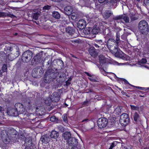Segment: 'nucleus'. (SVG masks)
Instances as JSON below:
<instances>
[{"label": "nucleus", "instance_id": "1", "mask_svg": "<svg viewBox=\"0 0 149 149\" xmlns=\"http://www.w3.org/2000/svg\"><path fill=\"white\" fill-rule=\"evenodd\" d=\"M116 40H117V42L113 39H109L107 41V46L108 48L116 57L122 58L123 56L121 54V51L117 46L118 43V38H116Z\"/></svg>", "mask_w": 149, "mask_h": 149}, {"label": "nucleus", "instance_id": "2", "mask_svg": "<svg viewBox=\"0 0 149 149\" xmlns=\"http://www.w3.org/2000/svg\"><path fill=\"white\" fill-rule=\"evenodd\" d=\"M138 27L139 30L142 33L148 32V23L145 20H141L139 24Z\"/></svg>", "mask_w": 149, "mask_h": 149}, {"label": "nucleus", "instance_id": "3", "mask_svg": "<svg viewBox=\"0 0 149 149\" xmlns=\"http://www.w3.org/2000/svg\"><path fill=\"white\" fill-rule=\"evenodd\" d=\"M130 121V118L128 115L126 113L122 114L120 116V122L121 124L123 126L127 125Z\"/></svg>", "mask_w": 149, "mask_h": 149}, {"label": "nucleus", "instance_id": "4", "mask_svg": "<svg viewBox=\"0 0 149 149\" xmlns=\"http://www.w3.org/2000/svg\"><path fill=\"white\" fill-rule=\"evenodd\" d=\"M32 56V53L30 51H27L23 53L22 59L24 62H27L31 59Z\"/></svg>", "mask_w": 149, "mask_h": 149}, {"label": "nucleus", "instance_id": "5", "mask_svg": "<svg viewBox=\"0 0 149 149\" xmlns=\"http://www.w3.org/2000/svg\"><path fill=\"white\" fill-rule=\"evenodd\" d=\"M108 123L107 119L105 118H100L97 120V125L100 128L105 127L107 125Z\"/></svg>", "mask_w": 149, "mask_h": 149}, {"label": "nucleus", "instance_id": "6", "mask_svg": "<svg viewBox=\"0 0 149 149\" xmlns=\"http://www.w3.org/2000/svg\"><path fill=\"white\" fill-rule=\"evenodd\" d=\"M15 108L17 112L18 115L19 114L23 113L24 112V108L23 105L20 103L16 104L15 105Z\"/></svg>", "mask_w": 149, "mask_h": 149}, {"label": "nucleus", "instance_id": "7", "mask_svg": "<svg viewBox=\"0 0 149 149\" xmlns=\"http://www.w3.org/2000/svg\"><path fill=\"white\" fill-rule=\"evenodd\" d=\"M19 55V52L18 50L16 51V53L14 54H7L6 60L10 61H12L16 57H18Z\"/></svg>", "mask_w": 149, "mask_h": 149}, {"label": "nucleus", "instance_id": "8", "mask_svg": "<svg viewBox=\"0 0 149 149\" xmlns=\"http://www.w3.org/2000/svg\"><path fill=\"white\" fill-rule=\"evenodd\" d=\"M113 19L115 20L123 19L126 23H129L130 21V19L128 17L127 15L125 14L117 16L114 17Z\"/></svg>", "mask_w": 149, "mask_h": 149}, {"label": "nucleus", "instance_id": "9", "mask_svg": "<svg viewBox=\"0 0 149 149\" xmlns=\"http://www.w3.org/2000/svg\"><path fill=\"white\" fill-rule=\"evenodd\" d=\"M50 99L53 102H58L60 99V95L58 92H55L51 95Z\"/></svg>", "mask_w": 149, "mask_h": 149}, {"label": "nucleus", "instance_id": "10", "mask_svg": "<svg viewBox=\"0 0 149 149\" xmlns=\"http://www.w3.org/2000/svg\"><path fill=\"white\" fill-rule=\"evenodd\" d=\"M86 22L85 20L81 19L79 20L77 23V27L80 29H82L86 26Z\"/></svg>", "mask_w": 149, "mask_h": 149}, {"label": "nucleus", "instance_id": "11", "mask_svg": "<svg viewBox=\"0 0 149 149\" xmlns=\"http://www.w3.org/2000/svg\"><path fill=\"white\" fill-rule=\"evenodd\" d=\"M7 113L8 114L11 116H18L17 112L16 109L14 108L8 109L7 110Z\"/></svg>", "mask_w": 149, "mask_h": 149}, {"label": "nucleus", "instance_id": "12", "mask_svg": "<svg viewBox=\"0 0 149 149\" xmlns=\"http://www.w3.org/2000/svg\"><path fill=\"white\" fill-rule=\"evenodd\" d=\"M72 11V8L70 6H67L65 7L64 8V13L68 15L71 14Z\"/></svg>", "mask_w": 149, "mask_h": 149}, {"label": "nucleus", "instance_id": "13", "mask_svg": "<svg viewBox=\"0 0 149 149\" xmlns=\"http://www.w3.org/2000/svg\"><path fill=\"white\" fill-rule=\"evenodd\" d=\"M50 140L49 137L46 135H43L42 136L40 139V141L42 142L47 143L49 142Z\"/></svg>", "mask_w": 149, "mask_h": 149}, {"label": "nucleus", "instance_id": "14", "mask_svg": "<svg viewBox=\"0 0 149 149\" xmlns=\"http://www.w3.org/2000/svg\"><path fill=\"white\" fill-rule=\"evenodd\" d=\"M95 50V48L92 47H91L89 49V52L91 56H95L97 54L98 52Z\"/></svg>", "mask_w": 149, "mask_h": 149}, {"label": "nucleus", "instance_id": "15", "mask_svg": "<svg viewBox=\"0 0 149 149\" xmlns=\"http://www.w3.org/2000/svg\"><path fill=\"white\" fill-rule=\"evenodd\" d=\"M59 136L58 132L55 130L52 131L50 133L51 137L53 139H56Z\"/></svg>", "mask_w": 149, "mask_h": 149}, {"label": "nucleus", "instance_id": "16", "mask_svg": "<svg viewBox=\"0 0 149 149\" xmlns=\"http://www.w3.org/2000/svg\"><path fill=\"white\" fill-rule=\"evenodd\" d=\"M77 143V139L75 138H70L68 141V143L70 145H73L74 146Z\"/></svg>", "mask_w": 149, "mask_h": 149}, {"label": "nucleus", "instance_id": "17", "mask_svg": "<svg viewBox=\"0 0 149 149\" xmlns=\"http://www.w3.org/2000/svg\"><path fill=\"white\" fill-rule=\"evenodd\" d=\"M130 15L131 21H132L138 19V17H137V15L134 11L130 13Z\"/></svg>", "mask_w": 149, "mask_h": 149}, {"label": "nucleus", "instance_id": "18", "mask_svg": "<svg viewBox=\"0 0 149 149\" xmlns=\"http://www.w3.org/2000/svg\"><path fill=\"white\" fill-rule=\"evenodd\" d=\"M63 137L65 139H69L71 137V134L69 132H65L63 135Z\"/></svg>", "mask_w": 149, "mask_h": 149}, {"label": "nucleus", "instance_id": "19", "mask_svg": "<svg viewBox=\"0 0 149 149\" xmlns=\"http://www.w3.org/2000/svg\"><path fill=\"white\" fill-rule=\"evenodd\" d=\"M100 64L102 65L106 62V58L103 55H100L99 57Z\"/></svg>", "mask_w": 149, "mask_h": 149}, {"label": "nucleus", "instance_id": "20", "mask_svg": "<svg viewBox=\"0 0 149 149\" xmlns=\"http://www.w3.org/2000/svg\"><path fill=\"white\" fill-rule=\"evenodd\" d=\"M13 47H11L10 46H6L4 48V50L6 52V54H7V53H9L11 51L13 50Z\"/></svg>", "mask_w": 149, "mask_h": 149}, {"label": "nucleus", "instance_id": "21", "mask_svg": "<svg viewBox=\"0 0 149 149\" xmlns=\"http://www.w3.org/2000/svg\"><path fill=\"white\" fill-rule=\"evenodd\" d=\"M53 17L56 19H58L60 17L59 13L57 12H54L52 13Z\"/></svg>", "mask_w": 149, "mask_h": 149}, {"label": "nucleus", "instance_id": "22", "mask_svg": "<svg viewBox=\"0 0 149 149\" xmlns=\"http://www.w3.org/2000/svg\"><path fill=\"white\" fill-rule=\"evenodd\" d=\"M100 29V28L98 27L96 28V27H94V28L92 30V33L94 34H97L99 32Z\"/></svg>", "mask_w": 149, "mask_h": 149}, {"label": "nucleus", "instance_id": "23", "mask_svg": "<svg viewBox=\"0 0 149 149\" xmlns=\"http://www.w3.org/2000/svg\"><path fill=\"white\" fill-rule=\"evenodd\" d=\"M33 60L36 63H39L41 61V57L39 55H36L34 57Z\"/></svg>", "mask_w": 149, "mask_h": 149}, {"label": "nucleus", "instance_id": "24", "mask_svg": "<svg viewBox=\"0 0 149 149\" xmlns=\"http://www.w3.org/2000/svg\"><path fill=\"white\" fill-rule=\"evenodd\" d=\"M113 13H112L109 12V11H107L106 13H105L103 15L105 19H107Z\"/></svg>", "mask_w": 149, "mask_h": 149}, {"label": "nucleus", "instance_id": "25", "mask_svg": "<svg viewBox=\"0 0 149 149\" xmlns=\"http://www.w3.org/2000/svg\"><path fill=\"white\" fill-rule=\"evenodd\" d=\"M39 15V13H33L32 15L33 18L35 20H37L38 19Z\"/></svg>", "mask_w": 149, "mask_h": 149}, {"label": "nucleus", "instance_id": "26", "mask_svg": "<svg viewBox=\"0 0 149 149\" xmlns=\"http://www.w3.org/2000/svg\"><path fill=\"white\" fill-rule=\"evenodd\" d=\"M31 138V137H28L26 139L25 143H26L31 144L32 143Z\"/></svg>", "mask_w": 149, "mask_h": 149}, {"label": "nucleus", "instance_id": "27", "mask_svg": "<svg viewBox=\"0 0 149 149\" xmlns=\"http://www.w3.org/2000/svg\"><path fill=\"white\" fill-rule=\"evenodd\" d=\"M130 106L131 109L132 110L138 111L139 110V107L135 106L132 105H130Z\"/></svg>", "mask_w": 149, "mask_h": 149}, {"label": "nucleus", "instance_id": "28", "mask_svg": "<svg viewBox=\"0 0 149 149\" xmlns=\"http://www.w3.org/2000/svg\"><path fill=\"white\" fill-rule=\"evenodd\" d=\"M71 14V18L73 20L76 19L77 17V14L74 13H72Z\"/></svg>", "mask_w": 149, "mask_h": 149}, {"label": "nucleus", "instance_id": "29", "mask_svg": "<svg viewBox=\"0 0 149 149\" xmlns=\"http://www.w3.org/2000/svg\"><path fill=\"white\" fill-rule=\"evenodd\" d=\"M91 30L89 28H86L84 31V33L86 35L89 34L91 33Z\"/></svg>", "mask_w": 149, "mask_h": 149}, {"label": "nucleus", "instance_id": "30", "mask_svg": "<svg viewBox=\"0 0 149 149\" xmlns=\"http://www.w3.org/2000/svg\"><path fill=\"white\" fill-rule=\"evenodd\" d=\"M139 118V115L137 112H135L134 116V119L135 121H136Z\"/></svg>", "mask_w": 149, "mask_h": 149}, {"label": "nucleus", "instance_id": "31", "mask_svg": "<svg viewBox=\"0 0 149 149\" xmlns=\"http://www.w3.org/2000/svg\"><path fill=\"white\" fill-rule=\"evenodd\" d=\"M50 121L52 122H56L58 120L57 118L55 116H53L52 117L50 118Z\"/></svg>", "mask_w": 149, "mask_h": 149}, {"label": "nucleus", "instance_id": "32", "mask_svg": "<svg viewBox=\"0 0 149 149\" xmlns=\"http://www.w3.org/2000/svg\"><path fill=\"white\" fill-rule=\"evenodd\" d=\"M66 31L70 33H72V29L70 27H68L66 29Z\"/></svg>", "mask_w": 149, "mask_h": 149}, {"label": "nucleus", "instance_id": "33", "mask_svg": "<svg viewBox=\"0 0 149 149\" xmlns=\"http://www.w3.org/2000/svg\"><path fill=\"white\" fill-rule=\"evenodd\" d=\"M121 109L120 107H117L116 109H115L114 112L119 114L120 113Z\"/></svg>", "mask_w": 149, "mask_h": 149}, {"label": "nucleus", "instance_id": "34", "mask_svg": "<svg viewBox=\"0 0 149 149\" xmlns=\"http://www.w3.org/2000/svg\"><path fill=\"white\" fill-rule=\"evenodd\" d=\"M63 120L65 122H67V115L66 114H63L62 117Z\"/></svg>", "mask_w": 149, "mask_h": 149}, {"label": "nucleus", "instance_id": "35", "mask_svg": "<svg viewBox=\"0 0 149 149\" xmlns=\"http://www.w3.org/2000/svg\"><path fill=\"white\" fill-rule=\"evenodd\" d=\"M117 142L115 141L112 143L111 144L109 148V149H112L117 144Z\"/></svg>", "mask_w": 149, "mask_h": 149}, {"label": "nucleus", "instance_id": "36", "mask_svg": "<svg viewBox=\"0 0 149 149\" xmlns=\"http://www.w3.org/2000/svg\"><path fill=\"white\" fill-rule=\"evenodd\" d=\"M51 8V6H50L47 5L45 6L43 8V10H48L49 9Z\"/></svg>", "mask_w": 149, "mask_h": 149}, {"label": "nucleus", "instance_id": "37", "mask_svg": "<svg viewBox=\"0 0 149 149\" xmlns=\"http://www.w3.org/2000/svg\"><path fill=\"white\" fill-rule=\"evenodd\" d=\"M7 69V65L6 64H4L2 68V70H3V72H5Z\"/></svg>", "mask_w": 149, "mask_h": 149}, {"label": "nucleus", "instance_id": "38", "mask_svg": "<svg viewBox=\"0 0 149 149\" xmlns=\"http://www.w3.org/2000/svg\"><path fill=\"white\" fill-rule=\"evenodd\" d=\"M3 140L4 142L6 144L8 143L10 141V140L9 139L7 138H6L4 139H3Z\"/></svg>", "mask_w": 149, "mask_h": 149}, {"label": "nucleus", "instance_id": "39", "mask_svg": "<svg viewBox=\"0 0 149 149\" xmlns=\"http://www.w3.org/2000/svg\"><path fill=\"white\" fill-rule=\"evenodd\" d=\"M7 15L6 13L2 12H0V17L6 16Z\"/></svg>", "mask_w": 149, "mask_h": 149}, {"label": "nucleus", "instance_id": "40", "mask_svg": "<svg viewBox=\"0 0 149 149\" xmlns=\"http://www.w3.org/2000/svg\"><path fill=\"white\" fill-rule=\"evenodd\" d=\"M144 3L147 6H149V0H144Z\"/></svg>", "mask_w": 149, "mask_h": 149}, {"label": "nucleus", "instance_id": "41", "mask_svg": "<svg viewBox=\"0 0 149 149\" xmlns=\"http://www.w3.org/2000/svg\"><path fill=\"white\" fill-rule=\"evenodd\" d=\"M141 62L142 63H146L147 61H146V59H145V58H143V59H142L141 60Z\"/></svg>", "mask_w": 149, "mask_h": 149}, {"label": "nucleus", "instance_id": "42", "mask_svg": "<svg viewBox=\"0 0 149 149\" xmlns=\"http://www.w3.org/2000/svg\"><path fill=\"white\" fill-rule=\"evenodd\" d=\"M88 79L91 81H96L97 80L93 77L89 78Z\"/></svg>", "mask_w": 149, "mask_h": 149}, {"label": "nucleus", "instance_id": "43", "mask_svg": "<svg viewBox=\"0 0 149 149\" xmlns=\"http://www.w3.org/2000/svg\"><path fill=\"white\" fill-rule=\"evenodd\" d=\"M121 80L124 81V83H125V84H129V82L125 79H121Z\"/></svg>", "mask_w": 149, "mask_h": 149}, {"label": "nucleus", "instance_id": "44", "mask_svg": "<svg viewBox=\"0 0 149 149\" xmlns=\"http://www.w3.org/2000/svg\"><path fill=\"white\" fill-rule=\"evenodd\" d=\"M85 73L88 76L90 77H92L93 76V74H90L89 73L87 72H85Z\"/></svg>", "mask_w": 149, "mask_h": 149}, {"label": "nucleus", "instance_id": "45", "mask_svg": "<svg viewBox=\"0 0 149 149\" xmlns=\"http://www.w3.org/2000/svg\"><path fill=\"white\" fill-rule=\"evenodd\" d=\"M8 16L9 17H11V18H14L15 17L14 15L13 14H10L9 15H8Z\"/></svg>", "mask_w": 149, "mask_h": 149}, {"label": "nucleus", "instance_id": "46", "mask_svg": "<svg viewBox=\"0 0 149 149\" xmlns=\"http://www.w3.org/2000/svg\"><path fill=\"white\" fill-rule=\"evenodd\" d=\"M142 90H143V91H147L148 90H149V87L148 88H142Z\"/></svg>", "mask_w": 149, "mask_h": 149}, {"label": "nucleus", "instance_id": "47", "mask_svg": "<svg viewBox=\"0 0 149 149\" xmlns=\"http://www.w3.org/2000/svg\"><path fill=\"white\" fill-rule=\"evenodd\" d=\"M70 84V81L69 80H68V81H66V85H67L68 86Z\"/></svg>", "mask_w": 149, "mask_h": 149}, {"label": "nucleus", "instance_id": "48", "mask_svg": "<svg viewBox=\"0 0 149 149\" xmlns=\"http://www.w3.org/2000/svg\"><path fill=\"white\" fill-rule=\"evenodd\" d=\"M101 71L102 72V73L104 75H106V74L104 72V70H101Z\"/></svg>", "mask_w": 149, "mask_h": 149}, {"label": "nucleus", "instance_id": "49", "mask_svg": "<svg viewBox=\"0 0 149 149\" xmlns=\"http://www.w3.org/2000/svg\"><path fill=\"white\" fill-rule=\"evenodd\" d=\"M106 0H98L99 2L101 3H103Z\"/></svg>", "mask_w": 149, "mask_h": 149}, {"label": "nucleus", "instance_id": "50", "mask_svg": "<svg viewBox=\"0 0 149 149\" xmlns=\"http://www.w3.org/2000/svg\"><path fill=\"white\" fill-rule=\"evenodd\" d=\"M52 1L55 2H58L62 1V0H51Z\"/></svg>", "mask_w": 149, "mask_h": 149}, {"label": "nucleus", "instance_id": "51", "mask_svg": "<svg viewBox=\"0 0 149 149\" xmlns=\"http://www.w3.org/2000/svg\"><path fill=\"white\" fill-rule=\"evenodd\" d=\"M5 132H6V131H5V130H3V131H2L1 132V135L2 138H3V137H4V136H3V135H2V133H4V132H5Z\"/></svg>", "mask_w": 149, "mask_h": 149}, {"label": "nucleus", "instance_id": "52", "mask_svg": "<svg viewBox=\"0 0 149 149\" xmlns=\"http://www.w3.org/2000/svg\"><path fill=\"white\" fill-rule=\"evenodd\" d=\"M136 88H138L140 90H142V87H141L136 86Z\"/></svg>", "mask_w": 149, "mask_h": 149}, {"label": "nucleus", "instance_id": "53", "mask_svg": "<svg viewBox=\"0 0 149 149\" xmlns=\"http://www.w3.org/2000/svg\"><path fill=\"white\" fill-rule=\"evenodd\" d=\"M88 120V119H85L84 120H83L82 121H81V122H84V121H87V120Z\"/></svg>", "mask_w": 149, "mask_h": 149}, {"label": "nucleus", "instance_id": "54", "mask_svg": "<svg viewBox=\"0 0 149 149\" xmlns=\"http://www.w3.org/2000/svg\"><path fill=\"white\" fill-rule=\"evenodd\" d=\"M95 46L97 48L99 47V46L97 44H95Z\"/></svg>", "mask_w": 149, "mask_h": 149}, {"label": "nucleus", "instance_id": "55", "mask_svg": "<svg viewBox=\"0 0 149 149\" xmlns=\"http://www.w3.org/2000/svg\"><path fill=\"white\" fill-rule=\"evenodd\" d=\"M72 42L74 41L75 42H78V41L77 40H72Z\"/></svg>", "mask_w": 149, "mask_h": 149}, {"label": "nucleus", "instance_id": "56", "mask_svg": "<svg viewBox=\"0 0 149 149\" xmlns=\"http://www.w3.org/2000/svg\"><path fill=\"white\" fill-rule=\"evenodd\" d=\"M113 74V75H114V78H115V79H116L117 78H118L116 76V75H115V74Z\"/></svg>", "mask_w": 149, "mask_h": 149}, {"label": "nucleus", "instance_id": "57", "mask_svg": "<svg viewBox=\"0 0 149 149\" xmlns=\"http://www.w3.org/2000/svg\"><path fill=\"white\" fill-rule=\"evenodd\" d=\"M2 75V72L1 70H0V76H1Z\"/></svg>", "mask_w": 149, "mask_h": 149}, {"label": "nucleus", "instance_id": "58", "mask_svg": "<svg viewBox=\"0 0 149 149\" xmlns=\"http://www.w3.org/2000/svg\"><path fill=\"white\" fill-rule=\"evenodd\" d=\"M65 106L66 107H67L68 106V105L67 104H66L65 103Z\"/></svg>", "mask_w": 149, "mask_h": 149}, {"label": "nucleus", "instance_id": "59", "mask_svg": "<svg viewBox=\"0 0 149 149\" xmlns=\"http://www.w3.org/2000/svg\"><path fill=\"white\" fill-rule=\"evenodd\" d=\"M99 42H100V43H102V40H99Z\"/></svg>", "mask_w": 149, "mask_h": 149}, {"label": "nucleus", "instance_id": "60", "mask_svg": "<svg viewBox=\"0 0 149 149\" xmlns=\"http://www.w3.org/2000/svg\"><path fill=\"white\" fill-rule=\"evenodd\" d=\"M1 107L0 106V111L1 110Z\"/></svg>", "mask_w": 149, "mask_h": 149}, {"label": "nucleus", "instance_id": "61", "mask_svg": "<svg viewBox=\"0 0 149 149\" xmlns=\"http://www.w3.org/2000/svg\"><path fill=\"white\" fill-rule=\"evenodd\" d=\"M66 24H67L68 23V21H67L66 20Z\"/></svg>", "mask_w": 149, "mask_h": 149}, {"label": "nucleus", "instance_id": "62", "mask_svg": "<svg viewBox=\"0 0 149 149\" xmlns=\"http://www.w3.org/2000/svg\"><path fill=\"white\" fill-rule=\"evenodd\" d=\"M17 33H15V35H17Z\"/></svg>", "mask_w": 149, "mask_h": 149}, {"label": "nucleus", "instance_id": "63", "mask_svg": "<svg viewBox=\"0 0 149 149\" xmlns=\"http://www.w3.org/2000/svg\"><path fill=\"white\" fill-rule=\"evenodd\" d=\"M97 100H100L101 99H100V98H99V99H98Z\"/></svg>", "mask_w": 149, "mask_h": 149}, {"label": "nucleus", "instance_id": "64", "mask_svg": "<svg viewBox=\"0 0 149 149\" xmlns=\"http://www.w3.org/2000/svg\"><path fill=\"white\" fill-rule=\"evenodd\" d=\"M140 97H143V96H141V95H140Z\"/></svg>", "mask_w": 149, "mask_h": 149}]
</instances>
